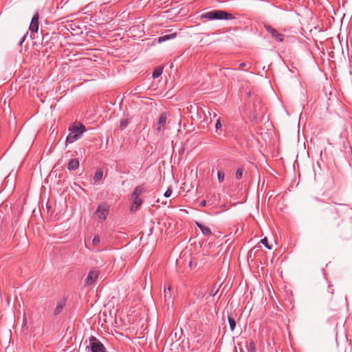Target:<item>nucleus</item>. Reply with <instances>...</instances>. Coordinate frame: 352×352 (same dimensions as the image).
Segmentation results:
<instances>
[{"instance_id": "1", "label": "nucleus", "mask_w": 352, "mask_h": 352, "mask_svg": "<svg viewBox=\"0 0 352 352\" xmlns=\"http://www.w3.org/2000/svg\"><path fill=\"white\" fill-rule=\"evenodd\" d=\"M200 19L201 20H217V19H224V20H232L234 19L235 17L232 14L229 13L224 10H214L212 11H209L205 13H203Z\"/></svg>"}, {"instance_id": "2", "label": "nucleus", "mask_w": 352, "mask_h": 352, "mask_svg": "<svg viewBox=\"0 0 352 352\" xmlns=\"http://www.w3.org/2000/svg\"><path fill=\"white\" fill-rule=\"evenodd\" d=\"M70 133L66 138V142L71 144L80 139L82 133L86 131L85 126L81 123H74L69 127Z\"/></svg>"}, {"instance_id": "3", "label": "nucleus", "mask_w": 352, "mask_h": 352, "mask_svg": "<svg viewBox=\"0 0 352 352\" xmlns=\"http://www.w3.org/2000/svg\"><path fill=\"white\" fill-rule=\"evenodd\" d=\"M145 190H146L145 188L142 185L136 186L135 188V189L133 190V191L131 195V199L133 201V204H132V206L131 208V212L136 211L138 209V208L141 206L142 201L140 198V196L143 192H144Z\"/></svg>"}, {"instance_id": "4", "label": "nucleus", "mask_w": 352, "mask_h": 352, "mask_svg": "<svg viewBox=\"0 0 352 352\" xmlns=\"http://www.w3.org/2000/svg\"><path fill=\"white\" fill-rule=\"evenodd\" d=\"M109 212V206L107 204H100L98 206L96 210L94 213V218L98 222H104Z\"/></svg>"}, {"instance_id": "5", "label": "nucleus", "mask_w": 352, "mask_h": 352, "mask_svg": "<svg viewBox=\"0 0 352 352\" xmlns=\"http://www.w3.org/2000/svg\"><path fill=\"white\" fill-rule=\"evenodd\" d=\"M87 348L90 352H108L103 344L93 336L89 338V345Z\"/></svg>"}, {"instance_id": "6", "label": "nucleus", "mask_w": 352, "mask_h": 352, "mask_svg": "<svg viewBox=\"0 0 352 352\" xmlns=\"http://www.w3.org/2000/svg\"><path fill=\"white\" fill-rule=\"evenodd\" d=\"M99 274H100L99 270H91L88 273V274L85 280V285L86 286H89V285H91L92 284H94V282L98 279Z\"/></svg>"}, {"instance_id": "7", "label": "nucleus", "mask_w": 352, "mask_h": 352, "mask_svg": "<svg viewBox=\"0 0 352 352\" xmlns=\"http://www.w3.org/2000/svg\"><path fill=\"white\" fill-rule=\"evenodd\" d=\"M265 28L268 33H270L273 38L279 42H282L284 39V35L279 33L276 30L270 25H265Z\"/></svg>"}, {"instance_id": "8", "label": "nucleus", "mask_w": 352, "mask_h": 352, "mask_svg": "<svg viewBox=\"0 0 352 352\" xmlns=\"http://www.w3.org/2000/svg\"><path fill=\"white\" fill-rule=\"evenodd\" d=\"M164 301L166 303L167 306L173 305V300L172 298V288L170 285H169L167 288H164Z\"/></svg>"}, {"instance_id": "9", "label": "nucleus", "mask_w": 352, "mask_h": 352, "mask_svg": "<svg viewBox=\"0 0 352 352\" xmlns=\"http://www.w3.org/2000/svg\"><path fill=\"white\" fill-rule=\"evenodd\" d=\"M167 120V115L166 113H163L160 115L158 122H157V126L156 128V130L157 131H162L164 129L165 125L166 123Z\"/></svg>"}, {"instance_id": "10", "label": "nucleus", "mask_w": 352, "mask_h": 352, "mask_svg": "<svg viewBox=\"0 0 352 352\" xmlns=\"http://www.w3.org/2000/svg\"><path fill=\"white\" fill-rule=\"evenodd\" d=\"M29 29L31 32H37L38 30V14L36 13L31 21Z\"/></svg>"}, {"instance_id": "11", "label": "nucleus", "mask_w": 352, "mask_h": 352, "mask_svg": "<svg viewBox=\"0 0 352 352\" xmlns=\"http://www.w3.org/2000/svg\"><path fill=\"white\" fill-rule=\"evenodd\" d=\"M176 36H177V33L176 32H173V33H171V34H169L161 35L160 36L158 37L157 42L159 43H163V42L166 41L168 40L173 39Z\"/></svg>"}, {"instance_id": "12", "label": "nucleus", "mask_w": 352, "mask_h": 352, "mask_svg": "<svg viewBox=\"0 0 352 352\" xmlns=\"http://www.w3.org/2000/svg\"><path fill=\"white\" fill-rule=\"evenodd\" d=\"M196 225L201 230V231L204 235H205V236L211 235L212 232L209 228H208L207 226H205L202 223L197 222V221H196Z\"/></svg>"}, {"instance_id": "13", "label": "nucleus", "mask_w": 352, "mask_h": 352, "mask_svg": "<svg viewBox=\"0 0 352 352\" xmlns=\"http://www.w3.org/2000/svg\"><path fill=\"white\" fill-rule=\"evenodd\" d=\"M79 167V161L76 158L72 159L67 166L69 170H75Z\"/></svg>"}, {"instance_id": "14", "label": "nucleus", "mask_w": 352, "mask_h": 352, "mask_svg": "<svg viewBox=\"0 0 352 352\" xmlns=\"http://www.w3.org/2000/svg\"><path fill=\"white\" fill-rule=\"evenodd\" d=\"M65 305V302L64 300H60L58 302L56 308L54 311V315H58L63 309V307Z\"/></svg>"}, {"instance_id": "15", "label": "nucleus", "mask_w": 352, "mask_h": 352, "mask_svg": "<svg viewBox=\"0 0 352 352\" xmlns=\"http://www.w3.org/2000/svg\"><path fill=\"white\" fill-rule=\"evenodd\" d=\"M220 287L221 285H217V283H215L208 291V293H209V296H214L217 295V294L218 293L219 289H220Z\"/></svg>"}, {"instance_id": "16", "label": "nucleus", "mask_w": 352, "mask_h": 352, "mask_svg": "<svg viewBox=\"0 0 352 352\" xmlns=\"http://www.w3.org/2000/svg\"><path fill=\"white\" fill-rule=\"evenodd\" d=\"M103 176V173L101 170H97L94 176V180L96 184H98Z\"/></svg>"}, {"instance_id": "17", "label": "nucleus", "mask_w": 352, "mask_h": 352, "mask_svg": "<svg viewBox=\"0 0 352 352\" xmlns=\"http://www.w3.org/2000/svg\"><path fill=\"white\" fill-rule=\"evenodd\" d=\"M228 323L230 325V330L233 331L234 330V328L236 327V322L234 318L231 317L230 316H228Z\"/></svg>"}, {"instance_id": "18", "label": "nucleus", "mask_w": 352, "mask_h": 352, "mask_svg": "<svg viewBox=\"0 0 352 352\" xmlns=\"http://www.w3.org/2000/svg\"><path fill=\"white\" fill-rule=\"evenodd\" d=\"M129 122L127 118H122L120 120V129L121 131L124 130L129 124Z\"/></svg>"}, {"instance_id": "19", "label": "nucleus", "mask_w": 352, "mask_h": 352, "mask_svg": "<svg viewBox=\"0 0 352 352\" xmlns=\"http://www.w3.org/2000/svg\"><path fill=\"white\" fill-rule=\"evenodd\" d=\"M162 73V68H157L155 69L153 72V78H157L161 76Z\"/></svg>"}, {"instance_id": "20", "label": "nucleus", "mask_w": 352, "mask_h": 352, "mask_svg": "<svg viewBox=\"0 0 352 352\" xmlns=\"http://www.w3.org/2000/svg\"><path fill=\"white\" fill-rule=\"evenodd\" d=\"M243 174V169L241 168H239L236 170L235 173V177L236 179H240L242 178Z\"/></svg>"}, {"instance_id": "21", "label": "nucleus", "mask_w": 352, "mask_h": 352, "mask_svg": "<svg viewBox=\"0 0 352 352\" xmlns=\"http://www.w3.org/2000/svg\"><path fill=\"white\" fill-rule=\"evenodd\" d=\"M224 173L223 171H218L217 173V179L219 183H222L224 181Z\"/></svg>"}, {"instance_id": "22", "label": "nucleus", "mask_w": 352, "mask_h": 352, "mask_svg": "<svg viewBox=\"0 0 352 352\" xmlns=\"http://www.w3.org/2000/svg\"><path fill=\"white\" fill-rule=\"evenodd\" d=\"M261 243L265 245V248H267L269 250H271V247L268 244V241L266 237L261 239Z\"/></svg>"}, {"instance_id": "23", "label": "nucleus", "mask_w": 352, "mask_h": 352, "mask_svg": "<svg viewBox=\"0 0 352 352\" xmlns=\"http://www.w3.org/2000/svg\"><path fill=\"white\" fill-rule=\"evenodd\" d=\"M248 349L251 351V352L256 351V346L253 341L250 342Z\"/></svg>"}, {"instance_id": "24", "label": "nucleus", "mask_w": 352, "mask_h": 352, "mask_svg": "<svg viewBox=\"0 0 352 352\" xmlns=\"http://www.w3.org/2000/svg\"><path fill=\"white\" fill-rule=\"evenodd\" d=\"M100 243V237L98 236H95L92 240V243L94 245L99 244Z\"/></svg>"}, {"instance_id": "25", "label": "nucleus", "mask_w": 352, "mask_h": 352, "mask_svg": "<svg viewBox=\"0 0 352 352\" xmlns=\"http://www.w3.org/2000/svg\"><path fill=\"white\" fill-rule=\"evenodd\" d=\"M221 126H222V125H221V120H220V118H219L217 120V122H216V124H215L216 129L218 130V129H221Z\"/></svg>"}, {"instance_id": "26", "label": "nucleus", "mask_w": 352, "mask_h": 352, "mask_svg": "<svg viewBox=\"0 0 352 352\" xmlns=\"http://www.w3.org/2000/svg\"><path fill=\"white\" fill-rule=\"evenodd\" d=\"M171 193H172V190H171V188H168L166 190V191L164 192V195L165 197L168 198V197H170Z\"/></svg>"}, {"instance_id": "27", "label": "nucleus", "mask_w": 352, "mask_h": 352, "mask_svg": "<svg viewBox=\"0 0 352 352\" xmlns=\"http://www.w3.org/2000/svg\"><path fill=\"white\" fill-rule=\"evenodd\" d=\"M25 38H26V35H23L20 41V43H19L20 45H22V43L25 41Z\"/></svg>"}, {"instance_id": "28", "label": "nucleus", "mask_w": 352, "mask_h": 352, "mask_svg": "<svg viewBox=\"0 0 352 352\" xmlns=\"http://www.w3.org/2000/svg\"><path fill=\"white\" fill-rule=\"evenodd\" d=\"M199 205L202 207H204L206 206V201L205 200H203L200 202Z\"/></svg>"}, {"instance_id": "29", "label": "nucleus", "mask_w": 352, "mask_h": 352, "mask_svg": "<svg viewBox=\"0 0 352 352\" xmlns=\"http://www.w3.org/2000/svg\"><path fill=\"white\" fill-rule=\"evenodd\" d=\"M209 114H210V116L211 117H212V116L213 118L217 117V113H216L215 112H210V111H209Z\"/></svg>"}, {"instance_id": "30", "label": "nucleus", "mask_w": 352, "mask_h": 352, "mask_svg": "<svg viewBox=\"0 0 352 352\" xmlns=\"http://www.w3.org/2000/svg\"><path fill=\"white\" fill-rule=\"evenodd\" d=\"M246 65L245 63H242L240 64V67H243Z\"/></svg>"}]
</instances>
